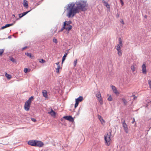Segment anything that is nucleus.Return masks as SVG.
Here are the masks:
<instances>
[{
    "label": "nucleus",
    "instance_id": "f257e3e1",
    "mask_svg": "<svg viewBox=\"0 0 151 151\" xmlns=\"http://www.w3.org/2000/svg\"><path fill=\"white\" fill-rule=\"evenodd\" d=\"M88 4L86 1L80 0L76 3H70L68 4L65 8L67 11L66 16L69 18H72L81 10L84 12L87 10L86 7Z\"/></svg>",
    "mask_w": 151,
    "mask_h": 151
},
{
    "label": "nucleus",
    "instance_id": "f03ea898",
    "mask_svg": "<svg viewBox=\"0 0 151 151\" xmlns=\"http://www.w3.org/2000/svg\"><path fill=\"white\" fill-rule=\"evenodd\" d=\"M28 145L32 146L41 147L44 145L43 142L41 141L36 140H32L29 141L28 142Z\"/></svg>",
    "mask_w": 151,
    "mask_h": 151
},
{
    "label": "nucleus",
    "instance_id": "7ed1b4c3",
    "mask_svg": "<svg viewBox=\"0 0 151 151\" xmlns=\"http://www.w3.org/2000/svg\"><path fill=\"white\" fill-rule=\"evenodd\" d=\"M111 131H109V133L104 135V140L106 145L107 146H109L110 143H109L111 140Z\"/></svg>",
    "mask_w": 151,
    "mask_h": 151
},
{
    "label": "nucleus",
    "instance_id": "20e7f679",
    "mask_svg": "<svg viewBox=\"0 0 151 151\" xmlns=\"http://www.w3.org/2000/svg\"><path fill=\"white\" fill-rule=\"evenodd\" d=\"M63 117L65 119L68 120L71 122H73L74 121V119L70 115L65 116Z\"/></svg>",
    "mask_w": 151,
    "mask_h": 151
},
{
    "label": "nucleus",
    "instance_id": "39448f33",
    "mask_svg": "<svg viewBox=\"0 0 151 151\" xmlns=\"http://www.w3.org/2000/svg\"><path fill=\"white\" fill-rule=\"evenodd\" d=\"M31 104L29 103L26 102L24 106V109L25 111H27L29 110Z\"/></svg>",
    "mask_w": 151,
    "mask_h": 151
},
{
    "label": "nucleus",
    "instance_id": "423d86ee",
    "mask_svg": "<svg viewBox=\"0 0 151 151\" xmlns=\"http://www.w3.org/2000/svg\"><path fill=\"white\" fill-rule=\"evenodd\" d=\"M111 87L114 93L116 95H118L119 94V93L118 92L117 89L115 86L111 85Z\"/></svg>",
    "mask_w": 151,
    "mask_h": 151
},
{
    "label": "nucleus",
    "instance_id": "0eeeda50",
    "mask_svg": "<svg viewBox=\"0 0 151 151\" xmlns=\"http://www.w3.org/2000/svg\"><path fill=\"white\" fill-rule=\"evenodd\" d=\"M142 73L144 74H146L147 71L146 70V66L145 64L144 63L142 65Z\"/></svg>",
    "mask_w": 151,
    "mask_h": 151
},
{
    "label": "nucleus",
    "instance_id": "6e6552de",
    "mask_svg": "<svg viewBox=\"0 0 151 151\" xmlns=\"http://www.w3.org/2000/svg\"><path fill=\"white\" fill-rule=\"evenodd\" d=\"M65 25V26L66 27V30L67 31V33L68 34L69 33L70 31L72 29V27L70 24L67 25V24H66Z\"/></svg>",
    "mask_w": 151,
    "mask_h": 151
},
{
    "label": "nucleus",
    "instance_id": "1a4fd4ad",
    "mask_svg": "<svg viewBox=\"0 0 151 151\" xmlns=\"http://www.w3.org/2000/svg\"><path fill=\"white\" fill-rule=\"evenodd\" d=\"M124 131L126 133H128L129 129L127 124L122 125Z\"/></svg>",
    "mask_w": 151,
    "mask_h": 151
},
{
    "label": "nucleus",
    "instance_id": "9d476101",
    "mask_svg": "<svg viewBox=\"0 0 151 151\" xmlns=\"http://www.w3.org/2000/svg\"><path fill=\"white\" fill-rule=\"evenodd\" d=\"M116 49L118 51V54L120 56L122 55V53L121 50V48L119 45L117 46H116Z\"/></svg>",
    "mask_w": 151,
    "mask_h": 151
},
{
    "label": "nucleus",
    "instance_id": "9b49d317",
    "mask_svg": "<svg viewBox=\"0 0 151 151\" xmlns=\"http://www.w3.org/2000/svg\"><path fill=\"white\" fill-rule=\"evenodd\" d=\"M83 100V98L82 96H79L77 99H76V101L79 103V102H81Z\"/></svg>",
    "mask_w": 151,
    "mask_h": 151
},
{
    "label": "nucleus",
    "instance_id": "f8f14e48",
    "mask_svg": "<svg viewBox=\"0 0 151 151\" xmlns=\"http://www.w3.org/2000/svg\"><path fill=\"white\" fill-rule=\"evenodd\" d=\"M98 118L99 120L101 122L102 124H103L104 123H105V122L104 120L101 116L99 115H98Z\"/></svg>",
    "mask_w": 151,
    "mask_h": 151
},
{
    "label": "nucleus",
    "instance_id": "ddd939ff",
    "mask_svg": "<svg viewBox=\"0 0 151 151\" xmlns=\"http://www.w3.org/2000/svg\"><path fill=\"white\" fill-rule=\"evenodd\" d=\"M14 24V23L6 24L5 26L2 27L1 28V29H4L6 28L12 26Z\"/></svg>",
    "mask_w": 151,
    "mask_h": 151
},
{
    "label": "nucleus",
    "instance_id": "4468645a",
    "mask_svg": "<svg viewBox=\"0 0 151 151\" xmlns=\"http://www.w3.org/2000/svg\"><path fill=\"white\" fill-rule=\"evenodd\" d=\"M118 41H119V44L117 45L116 46H118V45H119V47H122V45H123V44L122 43V39L121 38V37H119V38Z\"/></svg>",
    "mask_w": 151,
    "mask_h": 151
},
{
    "label": "nucleus",
    "instance_id": "2eb2a0df",
    "mask_svg": "<svg viewBox=\"0 0 151 151\" xmlns=\"http://www.w3.org/2000/svg\"><path fill=\"white\" fill-rule=\"evenodd\" d=\"M48 113L50 114L52 116H55L56 114L55 112L52 109H51V111L49 112Z\"/></svg>",
    "mask_w": 151,
    "mask_h": 151
},
{
    "label": "nucleus",
    "instance_id": "dca6fc26",
    "mask_svg": "<svg viewBox=\"0 0 151 151\" xmlns=\"http://www.w3.org/2000/svg\"><path fill=\"white\" fill-rule=\"evenodd\" d=\"M42 94L44 97L47 98V92L46 90H43L42 92Z\"/></svg>",
    "mask_w": 151,
    "mask_h": 151
},
{
    "label": "nucleus",
    "instance_id": "f3484780",
    "mask_svg": "<svg viewBox=\"0 0 151 151\" xmlns=\"http://www.w3.org/2000/svg\"><path fill=\"white\" fill-rule=\"evenodd\" d=\"M102 2L104 4V5L106 6L107 8L110 9V6L108 4L107 2L104 0L102 1Z\"/></svg>",
    "mask_w": 151,
    "mask_h": 151
},
{
    "label": "nucleus",
    "instance_id": "a211bd4d",
    "mask_svg": "<svg viewBox=\"0 0 151 151\" xmlns=\"http://www.w3.org/2000/svg\"><path fill=\"white\" fill-rule=\"evenodd\" d=\"M63 26L61 28V29L58 31L59 32H60L62 31L64 29H66V27L65 26L66 25L65 23H63Z\"/></svg>",
    "mask_w": 151,
    "mask_h": 151
},
{
    "label": "nucleus",
    "instance_id": "6ab92c4d",
    "mask_svg": "<svg viewBox=\"0 0 151 151\" xmlns=\"http://www.w3.org/2000/svg\"><path fill=\"white\" fill-rule=\"evenodd\" d=\"M63 26L61 28V29L58 31L59 32H60L62 31L64 29H66V27L65 26L66 25L65 23H63Z\"/></svg>",
    "mask_w": 151,
    "mask_h": 151
},
{
    "label": "nucleus",
    "instance_id": "aec40b11",
    "mask_svg": "<svg viewBox=\"0 0 151 151\" xmlns=\"http://www.w3.org/2000/svg\"><path fill=\"white\" fill-rule=\"evenodd\" d=\"M63 26L61 28V29L58 31L59 32H60L62 31L64 29H66V27L65 26L66 25L65 23H63Z\"/></svg>",
    "mask_w": 151,
    "mask_h": 151
},
{
    "label": "nucleus",
    "instance_id": "412c9836",
    "mask_svg": "<svg viewBox=\"0 0 151 151\" xmlns=\"http://www.w3.org/2000/svg\"><path fill=\"white\" fill-rule=\"evenodd\" d=\"M63 26L61 28V29L58 31L59 32H60L62 31L64 29H66V27L65 26L66 25L65 23H63Z\"/></svg>",
    "mask_w": 151,
    "mask_h": 151
},
{
    "label": "nucleus",
    "instance_id": "4be33fe9",
    "mask_svg": "<svg viewBox=\"0 0 151 151\" xmlns=\"http://www.w3.org/2000/svg\"><path fill=\"white\" fill-rule=\"evenodd\" d=\"M23 6L26 8H27L28 6V3L27 1L25 0H24L23 1Z\"/></svg>",
    "mask_w": 151,
    "mask_h": 151
},
{
    "label": "nucleus",
    "instance_id": "5701e85b",
    "mask_svg": "<svg viewBox=\"0 0 151 151\" xmlns=\"http://www.w3.org/2000/svg\"><path fill=\"white\" fill-rule=\"evenodd\" d=\"M68 55V52L66 53V52H65L64 55L62 59V63H63V62H64L65 60V59L66 57Z\"/></svg>",
    "mask_w": 151,
    "mask_h": 151
},
{
    "label": "nucleus",
    "instance_id": "b1692460",
    "mask_svg": "<svg viewBox=\"0 0 151 151\" xmlns=\"http://www.w3.org/2000/svg\"><path fill=\"white\" fill-rule=\"evenodd\" d=\"M34 8H32V9H31L30 10H29L28 11H27V12H24L23 13H21V14H22V16H25L26 14H27V13H28L29 12H30L32 10V9H34Z\"/></svg>",
    "mask_w": 151,
    "mask_h": 151
},
{
    "label": "nucleus",
    "instance_id": "393cba45",
    "mask_svg": "<svg viewBox=\"0 0 151 151\" xmlns=\"http://www.w3.org/2000/svg\"><path fill=\"white\" fill-rule=\"evenodd\" d=\"M34 99V97L33 96H31L28 99V100L26 101L27 102L31 104L32 101Z\"/></svg>",
    "mask_w": 151,
    "mask_h": 151
},
{
    "label": "nucleus",
    "instance_id": "a878e982",
    "mask_svg": "<svg viewBox=\"0 0 151 151\" xmlns=\"http://www.w3.org/2000/svg\"><path fill=\"white\" fill-rule=\"evenodd\" d=\"M5 74L6 77L8 79H10L12 78L11 76L6 73H5Z\"/></svg>",
    "mask_w": 151,
    "mask_h": 151
},
{
    "label": "nucleus",
    "instance_id": "bb28decb",
    "mask_svg": "<svg viewBox=\"0 0 151 151\" xmlns=\"http://www.w3.org/2000/svg\"><path fill=\"white\" fill-rule=\"evenodd\" d=\"M122 100L123 102L124 105L125 106L127 105V100L124 98H122Z\"/></svg>",
    "mask_w": 151,
    "mask_h": 151
},
{
    "label": "nucleus",
    "instance_id": "cd10ccee",
    "mask_svg": "<svg viewBox=\"0 0 151 151\" xmlns=\"http://www.w3.org/2000/svg\"><path fill=\"white\" fill-rule=\"evenodd\" d=\"M64 23H65V24H67V25L68 24H70L72 23V22L71 21H65L64 22Z\"/></svg>",
    "mask_w": 151,
    "mask_h": 151
},
{
    "label": "nucleus",
    "instance_id": "c85d7f7f",
    "mask_svg": "<svg viewBox=\"0 0 151 151\" xmlns=\"http://www.w3.org/2000/svg\"><path fill=\"white\" fill-rule=\"evenodd\" d=\"M96 97L99 98H101V95L100 92H99L97 93L96 94Z\"/></svg>",
    "mask_w": 151,
    "mask_h": 151
},
{
    "label": "nucleus",
    "instance_id": "c756f323",
    "mask_svg": "<svg viewBox=\"0 0 151 151\" xmlns=\"http://www.w3.org/2000/svg\"><path fill=\"white\" fill-rule=\"evenodd\" d=\"M30 70L29 68H25L24 69V72L25 73H27L30 72Z\"/></svg>",
    "mask_w": 151,
    "mask_h": 151
},
{
    "label": "nucleus",
    "instance_id": "7c9ffc66",
    "mask_svg": "<svg viewBox=\"0 0 151 151\" xmlns=\"http://www.w3.org/2000/svg\"><path fill=\"white\" fill-rule=\"evenodd\" d=\"M121 121L122 125L126 124L125 123V121L124 119L122 118L121 119Z\"/></svg>",
    "mask_w": 151,
    "mask_h": 151
},
{
    "label": "nucleus",
    "instance_id": "2f4dec72",
    "mask_svg": "<svg viewBox=\"0 0 151 151\" xmlns=\"http://www.w3.org/2000/svg\"><path fill=\"white\" fill-rule=\"evenodd\" d=\"M25 55L29 58H32V55L31 53L28 52L25 53Z\"/></svg>",
    "mask_w": 151,
    "mask_h": 151
},
{
    "label": "nucleus",
    "instance_id": "473e14b6",
    "mask_svg": "<svg viewBox=\"0 0 151 151\" xmlns=\"http://www.w3.org/2000/svg\"><path fill=\"white\" fill-rule=\"evenodd\" d=\"M131 68L133 72H134L135 70V68L134 65H132L131 67Z\"/></svg>",
    "mask_w": 151,
    "mask_h": 151
},
{
    "label": "nucleus",
    "instance_id": "72a5a7b5",
    "mask_svg": "<svg viewBox=\"0 0 151 151\" xmlns=\"http://www.w3.org/2000/svg\"><path fill=\"white\" fill-rule=\"evenodd\" d=\"M107 100L109 101H111L112 100V98L111 95H110L108 98Z\"/></svg>",
    "mask_w": 151,
    "mask_h": 151
},
{
    "label": "nucleus",
    "instance_id": "f704fd0d",
    "mask_svg": "<svg viewBox=\"0 0 151 151\" xmlns=\"http://www.w3.org/2000/svg\"><path fill=\"white\" fill-rule=\"evenodd\" d=\"M39 62L41 63H44L45 62V61L44 60L42 59L40 60Z\"/></svg>",
    "mask_w": 151,
    "mask_h": 151
},
{
    "label": "nucleus",
    "instance_id": "c9c22d12",
    "mask_svg": "<svg viewBox=\"0 0 151 151\" xmlns=\"http://www.w3.org/2000/svg\"><path fill=\"white\" fill-rule=\"evenodd\" d=\"M53 42H55L56 44L58 42V40L57 39L54 38L53 39Z\"/></svg>",
    "mask_w": 151,
    "mask_h": 151
},
{
    "label": "nucleus",
    "instance_id": "e433bc0d",
    "mask_svg": "<svg viewBox=\"0 0 151 151\" xmlns=\"http://www.w3.org/2000/svg\"><path fill=\"white\" fill-rule=\"evenodd\" d=\"M10 60L12 61L13 63H15L16 60H15L12 57L10 58Z\"/></svg>",
    "mask_w": 151,
    "mask_h": 151
},
{
    "label": "nucleus",
    "instance_id": "4c0bfd02",
    "mask_svg": "<svg viewBox=\"0 0 151 151\" xmlns=\"http://www.w3.org/2000/svg\"><path fill=\"white\" fill-rule=\"evenodd\" d=\"M78 104H79V103L76 101V103L75 104V106H74V107L75 108H76L78 106Z\"/></svg>",
    "mask_w": 151,
    "mask_h": 151
},
{
    "label": "nucleus",
    "instance_id": "58836bf2",
    "mask_svg": "<svg viewBox=\"0 0 151 151\" xmlns=\"http://www.w3.org/2000/svg\"><path fill=\"white\" fill-rule=\"evenodd\" d=\"M77 59H76L74 62V66L75 67L76 65V64L77 63Z\"/></svg>",
    "mask_w": 151,
    "mask_h": 151
},
{
    "label": "nucleus",
    "instance_id": "ea45409f",
    "mask_svg": "<svg viewBox=\"0 0 151 151\" xmlns=\"http://www.w3.org/2000/svg\"><path fill=\"white\" fill-rule=\"evenodd\" d=\"M3 52L4 50L3 49H0V55H2Z\"/></svg>",
    "mask_w": 151,
    "mask_h": 151
},
{
    "label": "nucleus",
    "instance_id": "a19ab883",
    "mask_svg": "<svg viewBox=\"0 0 151 151\" xmlns=\"http://www.w3.org/2000/svg\"><path fill=\"white\" fill-rule=\"evenodd\" d=\"M148 84L150 88H151V81L150 80L148 81Z\"/></svg>",
    "mask_w": 151,
    "mask_h": 151
},
{
    "label": "nucleus",
    "instance_id": "79ce46f5",
    "mask_svg": "<svg viewBox=\"0 0 151 151\" xmlns=\"http://www.w3.org/2000/svg\"><path fill=\"white\" fill-rule=\"evenodd\" d=\"M31 120L35 122H36L37 121L34 118H31Z\"/></svg>",
    "mask_w": 151,
    "mask_h": 151
},
{
    "label": "nucleus",
    "instance_id": "37998d69",
    "mask_svg": "<svg viewBox=\"0 0 151 151\" xmlns=\"http://www.w3.org/2000/svg\"><path fill=\"white\" fill-rule=\"evenodd\" d=\"M120 2L122 5V6L124 4V3L122 0H120Z\"/></svg>",
    "mask_w": 151,
    "mask_h": 151
},
{
    "label": "nucleus",
    "instance_id": "c03bdc74",
    "mask_svg": "<svg viewBox=\"0 0 151 151\" xmlns=\"http://www.w3.org/2000/svg\"><path fill=\"white\" fill-rule=\"evenodd\" d=\"M19 18H22V17H23V16H22V14H19Z\"/></svg>",
    "mask_w": 151,
    "mask_h": 151
},
{
    "label": "nucleus",
    "instance_id": "a18cd8bd",
    "mask_svg": "<svg viewBox=\"0 0 151 151\" xmlns=\"http://www.w3.org/2000/svg\"><path fill=\"white\" fill-rule=\"evenodd\" d=\"M120 22L122 23V25H124V22L123 19H122L120 21Z\"/></svg>",
    "mask_w": 151,
    "mask_h": 151
},
{
    "label": "nucleus",
    "instance_id": "49530a36",
    "mask_svg": "<svg viewBox=\"0 0 151 151\" xmlns=\"http://www.w3.org/2000/svg\"><path fill=\"white\" fill-rule=\"evenodd\" d=\"M27 47H28L27 46L24 47L22 48V50H24L26 48H27Z\"/></svg>",
    "mask_w": 151,
    "mask_h": 151
},
{
    "label": "nucleus",
    "instance_id": "de8ad7c7",
    "mask_svg": "<svg viewBox=\"0 0 151 151\" xmlns=\"http://www.w3.org/2000/svg\"><path fill=\"white\" fill-rule=\"evenodd\" d=\"M132 119H133V120H132V124H133L135 122V119L134 118H133Z\"/></svg>",
    "mask_w": 151,
    "mask_h": 151
},
{
    "label": "nucleus",
    "instance_id": "09e8293b",
    "mask_svg": "<svg viewBox=\"0 0 151 151\" xmlns=\"http://www.w3.org/2000/svg\"><path fill=\"white\" fill-rule=\"evenodd\" d=\"M56 71L57 73H58L59 71V69L58 68H57L56 69Z\"/></svg>",
    "mask_w": 151,
    "mask_h": 151
},
{
    "label": "nucleus",
    "instance_id": "8fccbe9b",
    "mask_svg": "<svg viewBox=\"0 0 151 151\" xmlns=\"http://www.w3.org/2000/svg\"><path fill=\"white\" fill-rule=\"evenodd\" d=\"M132 96L134 97V99H137V97L135 95L132 94Z\"/></svg>",
    "mask_w": 151,
    "mask_h": 151
},
{
    "label": "nucleus",
    "instance_id": "3c124183",
    "mask_svg": "<svg viewBox=\"0 0 151 151\" xmlns=\"http://www.w3.org/2000/svg\"><path fill=\"white\" fill-rule=\"evenodd\" d=\"M99 102H100V103H101H101H102V101H101V99H100L99 100Z\"/></svg>",
    "mask_w": 151,
    "mask_h": 151
},
{
    "label": "nucleus",
    "instance_id": "603ef678",
    "mask_svg": "<svg viewBox=\"0 0 151 151\" xmlns=\"http://www.w3.org/2000/svg\"><path fill=\"white\" fill-rule=\"evenodd\" d=\"M11 38H12V37H11V36H8V38L9 39H11Z\"/></svg>",
    "mask_w": 151,
    "mask_h": 151
},
{
    "label": "nucleus",
    "instance_id": "864d4df0",
    "mask_svg": "<svg viewBox=\"0 0 151 151\" xmlns=\"http://www.w3.org/2000/svg\"><path fill=\"white\" fill-rule=\"evenodd\" d=\"M57 68H58L60 69V65H58Z\"/></svg>",
    "mask_w": 151,
    "mask_h": 151
},
{
    "label": "nucleus",
    "instance_id": "5fc2aeb1",
    "mask_svg": "<svg viewBox=\"0 0 151 151\" xmlns=\"http://www.w3.org/2000/svg\"><path fill=\"white\" fill-rule=\"evenodd\" d=\"M116 17L117 18H118L119 17V15L118 14H117L116 15Z\"/></svg>",
    "mask_w": 151,
    "mask_h": 151
},
{
    "label": "nucleus",
    "instance_id": "6e6d98bb",
    "mask_svg": "<svg viewBox=\"0 0 151 151\" xmlns=\"http://www.w3.org/2000/svg\"><path fill=\"white\" fill-rule=\"evenodd\" d=\"M59 62H58V63H56V65H59Z\"/></svg>",
    "mask_w": 151,
    "mask_h": 151
},
{
    "label": "nucleus",
    "instance_id": "4d7b16f0",
    "mask_svg": "<svg viewBox=\"0 0 151 151\" xmlns=\"http://www.w3.org/2000/svg\"><path fill=\"white\" fill-rule=\"evenodd\" d=\"M14 17H15V15L14 14L12 15Z\"/></svg>",
    "mask_w": 151,
    "mask_h": 151
},
{
    "label": "nucleus",
    "instance_id": "13d9d810",
    "mask_svg": "<svg viewBox=\"0 0 151 151\" xmlns=\"http://www.w3.org/2000/svg\"><path fill=\"white\" fill-rule=\"evenodd\" d=\"M18 19H18V18H16V20H18Z\"/></svg>",
    "mask_w": 151,
    "mask_h": 151
},
{
    "label": "nucleus",
    "instance_id": "bf43d9fd",
    "mask_svg": "<svg viewBox=\"0 0 151 151\" xmlns=\"http://www.w3.org/2000/svg\"><path fill=\"white\" fill-rule=\"evenodd\" d=\"M147 17V16H145V17Z\"/></svg>",
    "mask_w": 151,
    "mask_h": 151
},
{
    "label": "nucleus",
    "instance_id": "052dcab7",
    "mask_svg": "<svg viewBox=\"0 0 151 151\" xmlns=\"http://www.w3.org/2000/svg\"><path fill=\"white\" fill-rule=\"evenodd\" d=\"M15 21H14V23H15Z\"/></svg>",
    "mask_w": 151,
    "mask_h": 151
},
{
    "label": "nucleus",
    "instance_id": "680f3d73",
    "mask_svg": "<svg viewBox=\"0 0 151 151\" xmlns=\"http://www.w3.org/2000/svg\"><path fill=\"white\" fill-rule=\"evenodd\" d=\"M150 102H151V101H150Z\"/></svg>",
    "mask_w": 151,
    "mask_h": 151
}]
</instances>
